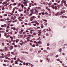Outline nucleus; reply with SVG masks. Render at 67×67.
I'll return each mask as SVG.
<instances>
[{
  "mask_svg": "<svg viewBox=\"0 0 67 67\" xmlns=\"http://www.w3.org/2000/svg\"><path fill=\"white\" fill-rule=\"evenodd\" d=\"M10 27V24H8V25L7 26V27L6 28V29H7V28H8V29L10 28V27Z\"/></svg>",
  "mask_w": 67,
  "mask_h": 67,
  "instance_id": "39448f33",
  "label": "nucleus"
},
{
  "mask_svg": "<svg viewBox=\"0 0 67 67\" xmlns=\"http://www.w3.org/2000/svg\"><path fill=\"white\" fill-rule=\"evenodd\" d=\"M31 67H34V65H33V64H31Z\"/></svg>",
  "mask_w": 67,
  "mask_h": 67,
  "instance_id": "4be33fe9",
  "label": "nucleus"
},
{
  "mask_svg": "<svg viewBox=\"0 0 67 67\" xmlns=\"http://www.w3.org/2000/svg\"><path fill=\"white\" fill-rule=\"evenodd\" d=\"M7 25H6V24H4V27H7Z\"/></svg>",
  "mask_w": 67,
  "mask_h": 67,
  "instance_id": "4468645a",
  "label": "nucleus"
},
{
  "mask_svg": "<svg viewBox=\"0 0 67 67\" xmlns=\"http://www.w3.org/2000/svg\"><path fill=\"white\" fill-rule=\"evenodd\" d=\"M13 19V17L12 16V17H11V20H12V19Z\"/></svg>",
  "mask_w": 67,
  "mask_h": 67,
  "instance_id": "49530a36",
  "label": "nucleus"
},
{
  "mask_svg": "<svg viewBox=\"0 0 67 67\" xmlns=\"http://www.w3.org/2000/svg\"><path fill=\"white\" fill-rule=\"evenodd\" d=\"M5 9V8H4V7L3 8H2V10H4Z\"/></svg>",
  "mask_w": 67,
  "mask_h": 67,
  "instance_id": "c03bdc74",
  "label": "nucleus"
},
{
  "mask_svg": "<svg viewBox=\"0 0 67 67\" xmlns=\"http://www.w3.org/2000/svg\"><path fill=\"white\" fill-rule=\"evenodd\" d=\"M32 4V3H30V4L29 5V6L30 7H32V6L31 5Z\"/></svg>",
  "mask_w": 67,
  "mask_h": 67,
  "instance_id": "1a4fd4ad",
  "label": "nucleus"
},
{
  "mask_svg": "<svg viewBox=\"0 0 67 67\" xmlns=\"http://www.w3.org/2000/svg\"><path fill=\"white\" fill-rule=\"evenodd\" d=\"M36 46H39V45L38 44H36Z\"/></svg>",
  "mask_w": 67,
  "mask_h": 67,
  "instance_id": "de8ad7c7",
  "label": "nucleus"
},
{
  "mask_svg": "<svg viewBox=\"0 0 67 67\" xmlns=\"http://www.w3.org/2000/svg\"><path fill=\"white\" fill-rule=\"evenodd\" d=\"M25 5V6H27V3H26Z\"/></svg>",
  "mask_w": 67,
  "mask_h": 67,
  "instance_id": "5fc2aeb1",
  "label": "nucleus"
},
{
  "mask_svg": "<svg viewBox=\"0 0 67 67\" xmlns=\"http://www.w3.org/2000/svg\"><path fill=\"white\" fill-rule=\"evenodd\" d=\"M33 25H34V26H36V25L35 24H34Z\"/></svg>",
  "mask_w": 67,
  "mask_h": 67,
  "instance_id": "a18cd8bd",
  "label": "nucleus"
},
{
  "mask_svg": "<svg viewBox=\"0 0 67 67\" xmlns=\"http://www.w3.org/2000/svg\"><path fill=\"white\" fill-rule=\"evenodd\" d=\"M41 3L42 4H44V2H41Z\"/></svg>",
  "mask_w": 67,
  "mask_h": 67,
  "instance_id": "bb28decb",
  "label": "nucleus"
},
{
  "mask_svg": "<svg viewBox=\"0 0 67 67\" xmlns=\"http://www.w3.org/2000/svg\"><path fill=\"white\" fill-rule=\"evenodd\" d=\"M13 30H16V29H15V27H14L13 28Z\"/></svg>",
  "mask_w": 67,
  "mask_h": 67,
  "instance_id": "e2e57ef3",
  "label": "nucleus"
},
{
  "mask_svg": "<svg viewBox=\"0 0 67 67\" xmlns=\"http://www.w3.org/2000/svg\"><path fill=\"white\" fill-rule=\"evenodd\" d=\"M38 9H40V10H41V8L40 7H38Z\"/></svg>",
  "mask_w": 67,
  "mask_h": 67,
  "instance_id": "6ab92c4d",
  "label": "nucleus"
},
{
  "mask_svg": "<svg viewBox=\"0 0 67 67\" xmlns=\"http://www.w3.org/2000/svg\"><path fill=\"white\" fill-rule=\"evenodd\" d=\"M2 8V6H0V9Z\"/></svg>",
  "mask_w": 67,
  "mask_h": 67,
  "instance_id": "37998d69",
  "label": "nucleus"
},
{
  "mask_svg": "<svg viewBox=\"0 0 67 67\" xmlns=\"http://www.w3.org/2000/svg\"><path fill=\"white\" fill-rule=\"evenodd\" d=\"M26 2H24V3H23V4H24V5H25V4H26Z\"/></svg>",
  "mask_w": 67,
  "mask_h": 67,
  "instance_id": "052dcab7",
  "label": "nucleus"
},
{
  "mask_svg": "<svg viewBox=\"0 0 67 67\" xmlns=\"http://www.w3.org/2000/svg\"><path fill=\"white\" fill-rule=\"evenodd\" d=\"M33 35H36V33H33Z\"/></svg>",
  "mask_w": 67,
  "mask_h": 67,
  "instance_id": "338daca9",
  "label": "nucleus"
},
{
  "mask_svg": "<svg viewBox=\"0 0 67 67\" xmlns=\"http://www.w3.org/2000/svg\"><path fill=\"white\" fill-rule=\"evenodd\" d=\"M30 14L32 15V14H33V12H31V13H30Z\"/></svg>",
  "mask_w": 67,
  "mask_h": 67,
  "instance_id": "13d9d810",
  "label": "nucleus"
},
{
  "mask_svg": "<svg viewBox=\"0 0 67 67\" xmlns=\"http://www.w3.org/2000/svg\"><path fill=\"white\" fill-rule=\"evenodd\" d=\"M38 31H39L38 33H39V34H41V32H42V31L40 30H38Z\"/></svg>",
  "mask_w": 67,
  "mask_h": 67,
  "instance_id": "423d86ee",
  "label": "nucleus"
},
{
  "mask_svg": "<svg viewBox=\"0 0 67 67\" xmlns=\"http://www.w3.org/2000/svg\"><path fill=\"white\" fill-rule=\"evenodd\" d=\"M28 36L29 37H31V35H29Z\"/></svg>",
  "mask_w": 67,
  "mask_h": 67,
  "instance_id": "6e6d98bb",
  "label": "nucleus"
},
{
  "mask_svg": "<svg viewBox=\"0 0 67 67\" xmlns=\"http://www.w3.org/2000/svg\"><path fill=\"white\" fill-rule=\"evenodd\" d=\"M21 6L22 9H23V8L24 7V5H23V4H21Z\"/></svg>",
  "mask_w": 67,
  "mask_h": 67,
  "instance_id": "7ed1b4c3",
  "label": "nucleus"
},
{
  "mask_svg": "<svg viewBox=\"0 0 67 67\" xmlns=\"http://www.w3.org/2000/svg\"><path fill=\"white\" fill-rule=\"evenodd\" d=\"M64 17L65 18H66V16H62V18H64Z\"/></svg>",
  "mask_w": 67,
  "mask_h": 67,
  "instance_id": "f704fd0d",
  "label": "nucleus"
},
{
  "mask_svg": "<svg viewBox=\"0 0 67 67\" xmlns=\"http://www.w3.org/2000/svg\"><path fill=\"white\" fill-rule=\"evenodd\" d=\"M4 20L2 19H1V21H3Z\"/></svg>",
  "mask_w": 67,
  "mask_h": 67,
  "instance_id": "a878e982",
  "label": "nucleus"
},
{
  "mask_svg": "<svg viewBox=\"0 0 67 67\" xmlns=\"http://www.w3.org/2000/svg\"><path fill=\"white\" fill-rule=\"evenodd\" d=\"M21 17L20 16L18 18V19H21Z\"/></svg>",
  "mask_w": 67,
  "mask_h": 67,
  "instance_id": "69168bd1",
  "label": "nucleus"
},
{
  "mask_svg": "<svg viewBox=\"0 0 67 67\" xmlns=\"http://www.w3.org/2000/svg\"><path fill=\"white\" fill-rule=\"evenodd\" d=\"M62 14H63V12L62 11L60 12V13L58 15H62Z\"/></svg>",
  "mask_w": 67,
  "mask_h": 67,
  "instance_id": "f257e3e1",
  "label": "nucleus"
},
{
  "mask_svg": "<svg viewBox=\"0 0 67 67\" xmlns=\"http://www.w3.org/2000/svg\"><path fill=\"white\" fill-rule=\"evenodd\" d=\"M28 16H32V15L31 14H30Z\"/></svg>",
  "mask_w": 67,
  "mask_h": 67,
  "instance_id": "c756f323",
  "label": "nucleus"
},
{
  "mask_svg": "<svg viewBox=\"0 0 67 67\" xmlns=\"http://www.w3.org/2000/svg\"><path fill=\"white\" fill-rule=\"evenodd\" d=\"M2 46H4V43H2Z\"/></svg>",
  "mask_w": 67,
  "mask_h": 67,
  "instance_id": "3c124183",
  "label": "nucleus"
},
{
  "mask_svg": "<svg viewBox=\"0 0 67 67\" xmlns=\"http://www.w3.org/2000/svg\"><path fill=\"white\" fill-rule=\"evenodd\" d=\"M48 5H51V3H49L48 4Z\"/></svg>",
  "mask_w": 67,
  "mask_h": 67,
  "instance_id": "58836bf2",
  "label": "nucleus"
},
{
  "mask_svg": "<svg viewBox=\"0 0 67 67\" xmlns=\"http://www.w3.org/2000/svg\"><path fill=\"white\" fill-rule=\"evenodd\" d=\"M42 15H45V13L44 12H42Z\"/></svg>",
  "mask_w": 67,
  "mask_h": 67,
  "instance_id": "f8f14e48",
  "label": "nucleus"
},
{
  "mask_svg": "<svg viewBox=\"0 0 67 67\" xmlns=\"http://www.w3.org/2000/svg\"><path fill=\"white\" fill-rule=\"evenodd\" d=\"M46 9H48V7H46Z\"/></svg>",
  "mask_w": 67,
  "mask_h": 67,
  "instance_id": "603ef678",
  "label": "nucleus"
},
{
  "mask_svg": "<svg viewBox=\"0 0 67 67\" xmlns=\"http://www.w3.org/2000/svg\"><path fill=\"white\" fill-rule=\"evenodd\" d=\"M57 7H58V8H60V6L59 5H57Z\"/></svg>",
  "mask_w": 67,
  "mask_h": 67,
  "instance_id": "e433bc0d",
  "label": "nucleus"
},
{
  "mask_svg": "<svg viewBox=\"0 0 67 67\" xmlns=\"http://www.w3.org/2000/svg\"><path fill=\"white\" fill-rule=\"evenodd\" d=\"M52 6H53L54 7H52V9H55V7H54V6L53 5H52Z\"/></svg>",
  "mask_w": 67,
  "mask_h": 67,
  "instance_id": "dca6fc26",
  "label": "nucleus"
},
{
  "mask_svg": "<svg viewBox=\"0 0 67 67\" xmlns=\"http://www.w3.org/2000/svg\"><path fill=\"white\" fill-rule=\"evenodd\" d=\"M45 14H47V15L48 14V13H47V12H46L45 13Z\"/></svg>",
  "mask_w": 67,
  "mask_h": 67,
  "instance_id": "864d4df0",
  "label": "nucleus"
},
{
  "mask_svg": "<svg viewBox=\"0 0 67 67\" xmlns=\"http://www.w3.org/2000/svg\"><path fill=\"white\" fill-rule=\"evenodd\" d=\"M10 34H12V32H10Z\"/></svg>",
  "mask_w": 67,
  "mask_h": 67,
  "instance_id": "4d7b16f0",
  "label": "nucleus"
},
{
  "mask_svg": "<svg viewBox=\"0 0 67 67\" xmlns=\"http://www.w3.org/2000/svg\"><path fill=\"white\" fill-rule=\"evenodd\" d=\"M4 62H5V63H6V62H7V60H4Z\"/></svg>",
  "mask_w": 67,
  "mask_h": 67,
  "instance_id": "7c9ffc66",
  "label": "nucleus"
},
{
  "mask_svg": "<svg viewBox=\"0 0 67 67\" xmlns=\"http://www.w3.org/2000/svg\"><path fill=\"white\" fill-rule=\"evenodd\" d=\"M47 49H48L49 50H50V48H49V47H47Z\"/></svg>",
  "mask_w": 67,
  "mask_h": 67,
  "instance_id": "2eb2a0df",
  "label": "nucleus"
},
{
  "mask_svg": "<svg viewBox=\"0 0 67 67\" xmlns=\"http://www.w3.org/2000/svg\"><path fill=\"white\" fill-rule=\"evenodd\" d=\"M7 45H9V43H7Z\"/></svg>",
  "mask_w": 67,
  "mask_h": 67,
  "instance_id": "680f3d73",
  "label": "nucleus"
},
{
  "mask_svg": "<svg viewBox=\"0 0 67 67\" xmlns=\"http://www.w3.org/2000/svg\"><path fill=\"white\" fill-rule=\"evenodd\" d=\"M16 43H18L19 41V39H17L16 40Z\"/></svg>",
  "mask_w": 67,
  "mask_h": 67,
  "instance_id": "9b49d317",
  "label": "nucleus"
},
{
  "mask_svg": "<svg viewBox=\"0 0 67 67\" xmlns=\"http://www.w3.org/2000/svg\"><path fill=\"white\" fill-rule=\"evenodd\" d=\"M24 37H27V36L26 35H24Z\"/></svg>",
  "mask_w": 67,
  "mask_h": 67,
  "instance_id": "f3484780",
  "label": "nucleus"
},
{
  "mask_svg": "<svg viewBox=\"0 0 67 67\" xmlns=\"http://www.w3.org/2000/svg\"><path fill=\"white\" fill-rule=\"evenodd\" d=\"M7 35V33H5L4 36H6Z\"/></svg>",
  "mask_w": 67,
  "mask_h": 67,
  "instance_id": "ddd939ff",
  "label": "nucleus"
},
{
  "mask_svg": "<svg viewBox=\"0 0 67 67\" xmlns=\"http://www.w3.org/2000/svg\"><path fill=\"white\" fill-rule=\"evenodd\" d=\"M23 34H25L26 33V32H23Z\"/></svg>",
  "mask_w": 67,
  "mask_h": 67,
  "instance_id": "0e129e2a",
  "label": "nucleus"
},
{
  "mask_svg": "<svg viewBox=\"0 0 67 67\" xmlns=\"http://www.w3.org/2000/svg\"><path fill=\"white\" fill-rule=\"evenodd\" d=\"M55 11H56L57 10V7L56 6H55Z\"/></svg>",
  "mask_w": 67,
  "mask_h": 67,
  "instance_id": "20e7f679",
  "label": "nucleus"
},
{
  "mask_svg": "<svg viewBox=\"0 0 67 67\" xmlns=\"http://www.w3.org/2000/svg\"><path fill=\"white\" fill-rule=\"evenodd\" d=\"M28 65H29V63H27L26 64V66H27Z\"/></svg>",
  "mask_w": 67,
  "mask_h": 67,
  "instance_id": "412c9836",
  "label": "nucleus"
},
{
  "mask_svg": "<svg viewBox=\"0 0 67 67\" xmlns=\"http://www.w3.org/2000/svg\"><path fill=\"white\" fill-rule=\"evenodd\" d=\"M10 35H7V37H10Z\"/></svg>",
  "mask_w": 67,
  "mask_h": 67,
  "instance_id": "09e8293b",
  "label": "nucleus"
},
{
  "mask_svg": "<svg viewBox=\"0 0 67 67\" xmlns=\"http://www.w3.org/2000/svg\"><path fill=\"white\" fill-rule=\"evenodd\" d=\"M10 48H11V49H13V46H11L10 47Z\"/></svg>",
  "mask_w": 67,
  "mask_h": 67,
  "instance_id": "c85d7f7f",
  "label": "nucleus"
},
{
  "mask_svg": "<svg viewBox=\"0 0 67 67\" xmlns=\"http://www.w3.org/2000/svg\"><path fill=\"white\" fill-rule=\"evenodd\" d=\"M30 12H34V11H33V10H30Z\"/></svg>",
  "mask_w": 67,
  "mask_h": 67,
  "instance_id": "4c0bfd02",
  "label": "nucleus"
},
{
  "mask_svg": "<svg viewBox=\"0 0 67 67\" xmlns=\"http://www.w3.org/2000/svg\"><path fill=\"white\" fill-rule=\"evenodd\" d=\"M49 43H48L47 44V46H49Z\"/></svg>",
  "mask_w": 67,
  "mask_h": 67,
  "instance_id": "cd10ccee",
  "label": "nucleus"
},
{
  "mask_svg": "<svg viewBox=\"0 0 67 67\" xmlns=\"http://www.w3.org/2000/svg\"><path fill=\"white\" fill-rule=\"evenodd\" d=\"M36 24L37 25H39V23H36Z\"/></svg>",
  "mask_w": 67,
  "mask_h": 67,
  "instance_id": "8fccbe9b",
  "label": "nucleus"
},
{
  "mask_svg": "<svg viewBox=\"0 0 67 67\" xmlns=\"http://www.w3.org/2000/svg\"><path fill=\"white\" fill-rule=\"evenodd\" d=\"M64 5H65V6H66V7H67V5L66 4V3H65L64 4Z\"/></svg>",
  "mask_w": 67,
  "mask_h": 67,
  "instance_id": "393cba45",
  "label": "nucleus"
},
{
  "mask_svg": "<svg viewBox=\"0 0 67 67\" xmlns=\"http://www.w3.org/2000/svg\"><path fill=\"white\" fill-rule=\"evenodd\" d=\"M32 19H36V17L35 16H33V17H32Z\"/></svg>",
  "mask_w": 67,
  "mask_h": 67,
  "instance_id": "9d476101",
  "label": "nucleus"
},
{
  "mask_svg": "<svg viewBox=\"0 0 67 67\" xmlns=\"http://www.w3.org/2000/svg\"><path fill=\"white\" fill-rule=\"evenodd\" d=\"M60 5L61 7H62V6H63V5L62 4H60Z\"/></svg>",
  "mask_w": 67,
  "mask_h": 67,
  "instance_id": "b1692460",
  "label": "nucleus"
},
{
  "mask_svg": "<svg viewBox=\"0 0 67 67\" xmlns=\"http://www.w3.org/2000/svg\"><path fill=\"white\" fill-rule=\"evenodd\" d=\"M4 16H8V15L7 14H5L4 15Z\"/></svg>",
  "mask_w": 67,
  "mask_h": 67,
  "instance_id": "aec40b11",
  "label": "nucleus"
},
{
  "mask_svg": "<svg viewBox=\"0 0 67 67\" xmlns=\"http://www.w3.org/2000/svg\"><path fill=\"white\" fill-rule=\"evenodd\" d=\"M5 59H9V58H8V57H5Z\"/></svg>",
  "mask_w": 67,
  "mask_h": 67,
  "instance_id": "a211bd4d",
  "label": "nucleus"
},
{
  "mask_svg": "<svg viewBox=\"0 0 67 67\" xmlns=\"http://www.w3.org/2000/svg\"><path fill=\"white\" fill-rule=\"evenodd\" d=\"M18 61H15V64H18Z\"/></svg>",
  "mask_w": 67,
  "mask_h": 67,
  "instance_id": "0eeeda50",
  "label": "nucleus"
},
{
  "mask_svg": "<svg viewBox=\"0 0 67 67\" xmlns=\"http://www.w3.org/2000/svg\"><path fill=\"white\" fill-rule=\"evenodd\" d=\"M32 41H35V38H33L32 39Z\"/></svg>",
  "mask_w": 67,
  "mask_h": 67,
  "instance_id": "2f4dec72",
  "label": "nucleus"
},
{
  "mask_svg": "<svg viewBox=\"0 0 67 67\" xmlns=\"http://www.w3.org/2000/svg\"><path fill=\"white\" fill-rule=\"evenodd\" d=\"M63 12V13H65V10H64Z\"/></svg>",
  "mask_w": 67,
  "mask_h": 67,
  "instance_id": "774afa93",
  "label": "nucleus"
},
{
  "mask_svg": "<svg viewBox=\"0 0 67 67\" xmlns=\"http://www.w3.org/2000/svg\"><path fill=\"white\" fill-rule=\"evenodd\" d=\"M10 14L12 15H13V13H10Z\"/></svg>",
  "mask_w": 67,
  "mask_h": 67,
  "instance_id": "c9c22d12",
  "label": "nucleus"
},
{
  "mask_svg": "<svg viewBox=\"0 0 67 67\" xmlns=\"http://www.w3.org/2000/svg\"><path fill=\"white\" fill-rule=\"evenodd\" d=\"M61 2L62 3H66V1H62Z\"/></svg>",
  "mask_w": 67,
  "mask_h": 67,
  "instance_id": "f03ea898",
  "label": "nucleus"
},
{
  "mask_svg": "<svg viewBox=\"0 0 67 67\" xmlns=\"http://www.w3.org/2000/svg\"><path fill=\"white\" fill-rule=\"evenodd\" d=\"M1 27H4V25H2L1 26Z\"/></svg>",
  "mask_w": 67,
  "mask_h": 67,
  "instance_id": "79ce46f5",
  "label": "nucleus"
},
{
  "mask_svg": "<svg viewBox=\"0 0 67 67\" xmlns=\"http://www.w3.org/2000/svg\"><path fill=\"white\" fill-rule=\"evenodd\" d=\"M43 31H44V32H46V29H44L43 30Z\"/></svg>",
  "mask_w": 67,
  "mask_h": 67,
  "instance_id": "bf43d9fd",
  "label": "nucleus"
},
{
  "mask_svg": "<svg viewBox=\"0 0 67 67\" xmlns=\"http://www.w3.org/2000/svg\"><path fill=\"white\" fill-rule=\"evenodd\" d=\"M31 46H32L33 47H35V45L34 44L33 45H32Z\"/></svg>",
  "mask_w": 67,
  "mask_h": 67,
  "instance_id": "6e6552de",
  "label": "nucleus"
},
{
  "mask_svg": "<svg viewBox=\"0 0 67 67\" xmlns=\"http://www.w3.org/2000/svg\"><path fill=\"white\" fill-rule=\"evenodd\" d=\"M18 11H19V12H21L22 11V10L20 9H19Z\"/></svg>",
  "mask_w": 67,
  "mask_h": 67,
  "instance_id": "473e14b6",
  "label": "nucleus"
},
{
  "mask_svg": "<svg viewBox=\"0 0 67 67\" xmlns=\"http://www.w3.org/2000/svg\"><path fill=\"white\" fill-rule=\"evenodd\" d=\"M25 25H27V23H25Z\"/></svg>",
  "mask_w": 67,
  "mask_h": 67,
  "instance_id": "ea45409f",
  "label": "nucleus"
},
{
  "mask_svg": "<svg viewBox=\"0 0 67 67\" xmlns=\"http://www.w3.org/2000/svg\"><path fill=\"white\" fill-rule=\"evenodd\" d=\"M8 57H9V56H10V54H8Z\"/></svg>",
  "mask_w": 67,
  "mask_h": 67,
  "instance_id": "a19ab883",
  "label": "nucleus"
},
{
  "mask_svg": "<svg viewBox=\"0 0 67 67\" xmlns=\"http://www.w3.org/2000/svg\"><path fill=\"white\" fill-rule=\"evenodd\" d=\"M62 51V49H60L59 51L60 52H61Z\"/></svg>",
  "mask_w": 67,
  "mask_h": 67,
  "instance_id": "5701e85b",
  "label": "nucleus"
},
{
  "mask_svg": "<svg viewBox=\"0 0 67 67\" xmlns=\"http://www.w3.org/2000/svg\"><path fill=\"white\" fill-rule=\"evenodd\" d=\"M11 1L12 2H14V0H12Z\"/></svg>",
  "mask_w": 67,
  "mask_h": 67,
  "instance_id": "72a5a7b5",
  "label": "nucleus"
}]
</instances>
